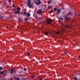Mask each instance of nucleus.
Segmentation results:
<instances>
[{"mask_svg": "<svg viewBox=\"0 0 80 80\" xmlns=\"http://www.w3.org/2000/svg\"><path fill=\"white\" fill-rule=\"evenodd\" d=\"M28 2H27V3L29 8H32V7H33V4H30V3H31V1L30 0H28Z\"/></svg>", "mask_w": 80, "mask_h": 80, "instance_id": "obj_1", "label": "nucleus"}, {"mask_svg": "<svg viewBox=\"0 0 80 80\" xmlns=\"http://www.w3.org/2000/svg\"><path fill=\"white\" fill-rule=\"evenodd\" d=\"M21 10V8H18L17 9V11L16 12H14L13 13H15L16 14H17L18 13L19 15H20V11Z\"/></svg>", "mask_w": 80, "mask_h": 80, "instance_id": "obj_2", "label": "nucleus"}, {"mask_svg": "<svg viewBox=\"0 0 80 80\" xmlns=\"http://www.w3.org/2000/svg\"><path fill=\"white\" fill-rule=\"evenodd\" d=\"M42 10L40 9L38 10L37 13L38 14H41V13H42Z\"/></svg>", "mask_w": 80, "mask_h": 80, "instance_id": "obj_3", "label": "nucleus"}, {"mask_svg": "<svg viewBox=\"0 0 80 80\" xmlns=\"http://www.w3.org/2000/svg\"><path fill=\"white\" fill-rule=\"evenodd\" d=\"M52 22V19L50 18H49L47 20V23L48 24H50Z\"/></svg>", "mask_w": 80, "mask_h": 80, "instance_id": "obj_4", "label": "nucleus"}, {"mask_svg": "<svg viewBox=\"0 0 80 80\" xmlns=\"http://www.w3.org/2000/svg\"><path fill=\"white\" fill-rule=\"evenodd\" d=\"M37 1H38V2H37L36 1L35 2V3L36 5H38L39 4H40V3H41V1H40V0H36Z\"/></svg>", "mask_w": 80, "mask_h": 80, "instance_id": "obj_5", "label": "nucleus"}, {"mask_svg": "<svg viewBox=\"0 0 80 80\" xmlns=\"http://www.w3.org/2000/svg\"><path fill=\"white\" fill-rule=\"evenodd\" d=\"M13 72H14V70H13V69H12L10 72L11 74H13Z\"/></svg>", "mask_w": 80, "mask_h": 80, "instance_id": "obj_6", "label": "nucleus"}, {"mask_svg": "<svg viewBox=\"0 0 80 80\" xmlns=\"http://www.w3.org/2000/svg\"><path fill=\"white\" fill-rule=\"evenodd\" d=\"M26 16H27L28 17H30V13L29 12H27L26 13Z\"/></svg>", "mask_w": 80, "mask_h": 80, "instance_id": "obj_7", "label": "nucleus"}, {"mask_svg": "<svg viewBox=\"0 0 80 80\" xmlns=\"http://www.w3.org/2000/svg\"><path fill=\"white\" fill-rule=\"evenodd\" d=\"M76 77L78 78V80H80V75H77Z\"/></svg>", "mask_w": 80, "mask_h": 80, "instance_id": "obj_8", "label": "nucleus"}, {"mask_svg": "<svg viewBox=\"0 0 80 80\" xmlns=\"http://www.w3.org/2000/svg\"><path fill=\"white\" fill-rule=\"evenodd\" d=\"M23 16H26V17H27V12H26V11H25L23 13Z\"/></svg>", "mask_w": 80, "mask_h": 80, "instance_id": "obj_9", "label": "nucleus"}, {"mask_svg": "<svg viewBox=\"0 0 80 80\" xmlns=\"http://www.w3.org/2000/svg\"><path fill=\"white\" fill-rule=\"evenodd\" d=\"M58 13L59 14V13H60V9H59L58 10Z\"/></svg>", "mask_w": 80, "mask_h": 80, "instance_id": "obj_10", "label": "nucleus"}, {"mask_svg": "<svg viewBox=\"0 0 80 80\" xmlns=\"http://www.w3.org/2000/svg\"><path fill=\"white\" fill-rule=\"evenodd\" d=\"M53 10H51V11H50L49 13L50 14H51V13H52V12H53Z\"/></svg>", "mask_w": 80, "mask_h": 80, "instance_id": "obj_11", "label": "nucleus"}, {"mask_svg": "<svg viewBox=\"0 0 80 80\" xmlns=\"http://www.w3.org/2000/svg\"><path fill=\"white\" fill-rule=\"evenodd\" d=\"M25 21H28V18H25Z\"/></svg>", "mask_w": 80, "mask_h": 80, "instance_id": "obj_12", "label": "nucleus"}, {"mask_svg": "<svg viewBox=\"0 0 80 80\" xmlns=\"http://www.w3.org/2000/svg\"><path fill=\"white\" fill-rule=\"evenodd\" d=\"M15 80H20V78H16L15 79Z\"/></svg>", "mask_w": 80, "mask_h": 80, "instance_id": "obj_13", "label": "nucleus"}, {"mask_svg": "<svg viewBox=\"0 0 80 80\" xmlns=\"http://www.w3.org/2000/svg\"><path fill=\"white\" fill-rule=\"evenodd\" d=\"M52 2V1L51 0H49L48 1V4H49V3H51Z\"/></svg>", "mask_w": 80, "mask_h": 80, "instance_id": "obj_14", "label": "nucleus"}, {"mask_svg": "<svg viewBox=\"0 0 80 80\" xmlns=\"http://www.w3.org/2000/svg\"><path fill=\"white\" fill-rule=\"evenodd\" d=\"M39 20H42V17H39Z\"/></svg>", "mask_w": 80, "mask_h": 80, "instance_id": "obj_15", "label": "nucleus"}, {"mask_svg": "<svg viewBox=\"0 0 80 80\" xmlns=\"http://www.w3.org/2000/svg\"><path fill=\"white\" fill-rule=\"evenodd\" d=\"M74 80H78V78H75V77H74Z\"/></svg>", "mask_w": 80, "mask_h": 80, "instance_id": "obj_16", "label": "nucleus"}, {"mask_svg": "<svg viewBox=\"0 0 80 80\" xmlns=\"http://www.w3.org/2000/svg\"><path fill=\"white\" fill-rule=\"evenodd\" d=\"M66 27L67 28H69V25H66Z\"/></svg>", "mask_w": 80, "mask_h": 80, "instance_id": "obj_17", "label": "nucleus"}, {"mask_svg": "<svg viewBox=\"0 0 80 80\" xmlns=\"http://www.w3.org/2000/svg\"><path fill=\"white\" fill-rule=\"evenodd\" d=\"M3 4H7V3L5 2H2Z\"/></svg>", "mask_w": 80, "mask_h": 80, "instance_id": "obj_18", "label": "nucleus"}, {"mask_svg": "<svg viewBox=\"0 0 80 80\" xmlns=\"http://www.w3.org/2000/svg\"><path fill=\"white\" fill-rule=\"evenodd\" d=\"M51 8V6H49L48 7V9H50Z\"/></svg>", "mask_w": 80, "mask_h": 80, "instance_id": "obj_19", "label": "nucleus"}, {"mask_svg": "<svg viewBox=\"0 0 80 80\" xmlns=\"http://www.w3.org/2000/svg\"><path fill=\"white\" fill-rule=\"evenodd\" d=\"M54 10H57L58 9H57V8H54Z\"/></svg>", "mask_w": 80, "mask_h": 80, "instance_id": "obj_20", "label": "nucleus"}, {"mask_svg": "<svg viewBox=\"0 0 80 80\" xmlns=\"http://www.w3.org/2000/svg\"><path fill=\"white\" fill-rule=\"evenodd\" d=\"M57 33L58 34H59V33H60V32L59 31H57Z\"/></svg>", "mask_w": 80, "mask_h": 80, "instance_id": "obj_21", "label": "nucleus"}, {"mask_svg": "<svg viewBox=\"0 0 80 80\" xmlns=\"http://www.w3.org/2000/svg\"><path fill=\"white\" fill-rule=\"evenodd\" d=\"M30 53H28V56H30Z\"/></svg>", "mask_w": 80, "mask_h": 80, "instance_id": "obj_22", "label": "nucleus"}, {"mask_svg": "<svg viewBox=\"0 0 80 80\" xmlns=\"http://www.w3.org/2000/svg\"><path fill=\"white\" fill-rule=\"evenodd\" d=\"M60 19L61 20H63V18L62 17H61L60 18Z\"/></svg>", "mask_w": 80, "mask_h": 80, "instance_id": "obj_23", "label": "nucleus"}, {"mask_svg": "<svg viewBox=\"0 0 80 80\" xmlns=\"http://www.w3.org/2000/svg\"><path fill=\"white\" fill-rule=\"evenodd\" d=\"M45 35H48V32H46L45 33Z\"/></svg>", "mask_w": 80, "mask_h": 80, "instance_id": "obj_24", "label": "nucleus"}, {"mask_svg": "<svg viewBox=\"0 0 80 80\" xmlns=\"http://www.w3.org/2000/svg\"><path fill=\"white\" fill-rule=\"evenodd\" d=\"M24 71H26V70H27V68H24Z\"/></svg>", "mask_w": 80, "mask_h": 80, "instance_id": "obj_25", "label": "nucleus"}, {"mask_svg": "<svg viewBox=\"0 0 80 80\" xmlns=\"http://www.w3.org/2000/svg\"><path fill=\"white\" fill-rule=\"evenodd\" d=\"M3 72L2 71H1L0 72V73H1V74H2H2H3Z\"/></svg>", "mask_w": 80, "mask_h": 80, "instance_id": "obj_26", "label": "nucleus"}, {"mask_svg": "<svg viewBox=\"0 0 80 80\" xmlns=\"http://www.w3.org/2000/svg\"><path fill=\"white\" fill-rule=\"evenodd\" d=\"M66 20H68V17H66L65 18Z\"/></svg>", "mask_w": 80, "mask_h": 80, "instance_id": "obj_27", "label": "nucleus"}, {"mask_svg": "<svg viewBox=\"0 0 80 80\" xmlns=\"http://www.w3.org/2000/svg\"><path fill=\"white\" fill-rule=\"evenodd\" d=\"M32 78H35V77L34 76H32Z\"/></svg>", "mask_w": 80, "mask_h": 80, "instance_id": "obj_28", "label": "nucleus"}, {"mask_svg": "<svg viewBox=\"0 0 80 80\" xmlns=\"http://www.w3.org/2000/svg\"><path fill=\"white\" fill-rule=\"evenodd\" d=\"M67 52H64V54H65V55H67Z\"/></svg>", "mask_w": 80, "mask_h": 80, "instance_id": "obj_29", "label": "nucleus"}, {"mask_svg": "<svg viewBox=\"0 0 80 80\" xmlns=\"http://www.w3.org/2000/svg\"><path fill=\"white\" fill-rule=\"evenodd\" d=\"M12 7H15V5H14V4H12Z\"/></svg>", "mask_w": 80, "mask_h": 80, "instance_id": "obj_30", "label": "nucleus"}, {"mask_svg": "<svg viewBox=\"0 0 80 80\" xmlns=\"http://www.w3.org/2000/svg\"><path fill=\"white\" fill-rule=\"evenodd\" d=\"M15 10H16L15 9L13 8V9L12 11H15Z\"/></svg>", "mask_w": 80, "mask_h": 80, "instance_id": "obj_31", "label": "nucleus"}, {"mask_svg": "<svg viewBox=\"0 0 80 80\" xmlns=\"http://www.w3.org/2000/svg\"><path fill=\"white\" fill-rule=\"evenodd\" d=\"M68 14L69 15H70V14H71V13L70 12H69L68 13Z\"/></svg>", "mask_w": 80, "mask_h": 80, "instance_id": "obj_32", "label": "nucleus"}, {"mask_svg": "<svg viewBox=\"0 0 80 80\" xmlns=\"http://www.w3.org/2000/svg\"><path fill=\"white\" fill-rule=\"evenodd\" d=\"M8 2L10 3L11 2V0H9Z\"/></svg>", "mask_w": 80, "mask_h": 80, "instance_id": "obj_33", "label": "nucleus"}, {"mask_svg": "<svg viewBox=\"0 0 80 80\" xmlns=\"http://www.w3.org/2000/svg\"><path fill=\"white\" fill-rule=\"evenodd\" d=\"M7 8H9V6H7Z\"/></svg>", "mask_w": 80, "mask_h": 80, "instance_id": "obj_34", "label": "nucleus"}, {"mask_svg": "<svg viewBox=\"0 0 80 80\" xmlns=\"http://www.w3.org/2000/svg\"><path fill=\"white\" fill-rule=\"evenodd\" d=\"M39 79H40V80H43V79H42V78H40Z\"/></svg>", "mask_w": 80, "mask_h": 80, "instance_id": "obj_35", "label": "nucleus"}, {"mask_svg": "<svg viewBox=\"0 0 80 80\" xmlns=\"http://www.w3.org/2000/svg\"><path fill=\"white\" fill-rule=\"evenodd\" d=\"M0 70H2V67H0Z\"/></svg>", "mask_w": 80, "mask_h": 80, "instance_id": "obj_36", "label": "nucleus"}, {"mask_svg": "<svg viewBox=\"0 0 80 80\" xmlns=\"http://www.w3.org/2000/svg\"><path fill=\"white\" fill-rule=\"evenodd\" d=\"M1 18H2L3 17H1Z\"/></svg>", "mask_w": 80, "mask_h": 80, "instance_id": "obj_37", "label": "nucleus"}, {"mask_svg": "<svg viewBox=\"0 0 80 80\" xmlns=\"http://www.w3.org/2000/svg\"><path fill=\"white\" fill-rule=\"evenodd\" d=\"M11 80H13V79L12 78H11Z\"/></svg>", "mask_w": 80, "mask_h": 80, "instance_id": "obj_38", "label": "nucleus"}, {"mask_svg": "<svg viewBox=\"0 0 80 80\" xmlns=\"http://www.w3.org/2000/svg\"><path fill=\"white\" fill-rule=\"evenodd\" d=\"M62 33H63V31H62Z\"/></svg>", "mask_w": 80, "mask_h": 80, "instance_id": "obj_39", "label": "nucleus"}, {"mask_svg": "<svg viewBox=\"0 0 80 80\" xmlns=\"http://www.w3.org/2000/svg\"><path fill=\"white\" fill-rule=\"evenodd\" d=\"M23 80H25V79H23Z\"/></svg>", "mask_w": 80, "mask_h": 80, "instance_id": "obj_40", "label": "nucleus"}, {"mask_svg": "<svg viewBox=\"0 0 80 80\" xmlns=\"http://www.w3.org/2000/svg\"><path fill=\"white\" fill-rule=\"evenodd\" d=\"M78 15L79 16L80 15V14H78Z\"/></svg>", "mask_w": 80, "mask_h": 80, "instance_id": "obj_41", "label": "nucleus"}, {"mask_svg": "<svg viewBox=\"0 0 80 80\" xmlns=\"http://www.w3.org/2000/svg\"><path fill=\"white\" fill-rule=\"evenodd\" d=\"M15 70L14 71V72H15Z\"/></svg>", "mask_w": 80, "mask_h": 80, "instance_id": "obj_42", "label": "nucleus"}, {"mask_svg": "<svg viewBox=\"0 0 80 80\" xmlns=\"http://www.w3.org/2000/svg\"><path fill=\"white\" fill-rule=\"evenodd\" d=\"M64 17H65V16H64Z\"/></svg>", "mask_w": 80, "mask_h": 80, "instance_id": "obj_43", "label": "nucleus"}]
</instances>
